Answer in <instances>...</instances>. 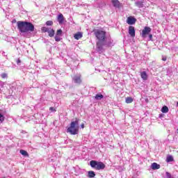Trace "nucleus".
Returning <instances> with one entry per match:
<instances>
[{
  "instance_id": "f257e3e1",
  "label": "nucleus",
  "mask_w": 178,
  "mask_h": 178,
  "mask_svg": "<svg viewBox=\"0 0 178 178\" xmlns=\"http://www.w3.org/2000/svg\"><path fill=\"white\" fill-rule=\"evenodd\" d=\"M93 33L97 40L96 48L98 51H102L104 45H105V40H106V31L102 29H95Z\"/></svg>"
},
{
  "instance_id": "f03ea898",
  "label": "nucleus",
  "mask_w": 178,
  "mask_h": 178,
  "mask_svg": "<svg viewBox=\"0 0 178 178\" xmlns=\"http://www.w3.org/2000/svg\"><path fill=\"white\" fill-rule=\"evenodd\" d=\"M18 30L20 33H33L34 31V25L31 22L18 21L17 22Z\"/></svg>"
},
{
  "instance_id": "7ed1b4c3",
  "label": "nucleus",
  "mask_w": 178,
  "mask_h": 178,
  "mask_svg": "<svg viewBox=\"0 0 178 178\" xmlns=\"http://www.w3.org/2000/svg\"><path fill=\"white\" fill-rule=\"evenodd\" d=\"M79 122H80L79 118H75V121L71 122L70 126L67 129V133H70L72 136L79 134Z\"/></svg>"
},
{
  "instance_id": "20e7f679",
  "label": "nucleus",
  "mask_w": 178,
  "mask_h": 178,
  "mask_svg": "<svg viewBox=\"0 0 178 178\" xmlns=\"http://www.w3.org/2000/svg\"><path fill=\"white\" fill-rule=\"evenodd\" d=\"M90 165L91 168L93 169H95L96 170H104L106 165H105V163H102V161H97L92 160L90 162Z\"/></svg>"
},
{
  "instance_id": "39448f33",
  "label": "nucleus",
  "mask_w": 178,
  "mask_h": 178,
  "mask_svg": "<svg viewBox=\"0 0 178 178\" xmlns=\"http://www.w3.org/2000/svg\"><path fill=\"white\" fill-rule=\"evenodd\" d=\"M151 33V29L149 26H145L142 31L141 36L143 38H145L146 35H148Z\"/></svg>"
},
{
  "instance_id": "423d86ee",
  "label": "nucleus",
  "mask_w": 178,
  "mask_h": 178,
  "mask_svg": "<svg viewBox=\"0 0 178 178\" xmlns=\"http://www.w3.org/2000/svg\"><path fill=\"white\" fill-rule=\"evenodd\" d=\"M129 34L132 38L136 37V29H134V26H129Z\"/></svg>"
},
{
  "instance_id": "0eeeda50",
  "label": "nucleus",
  "mask_w": 178,
  "mask_h": 178,
  "mask_svg": "<svg viewBox=\"0 0 178 178\" xmlns=\"http://www.w3.org/2000/svg\"><path fill=\"white\" fill-rule=\"evenodd\" d=\"M137 22V19H136L135 17L131 16L129 17L127 19V23L128 24H136V22Z\"/></svg>"
},
{
  "instance_id": "6e6552de",
  "label": "nucleus",
  "mask_w": 178,
  "mask_h": 178,
  "mask_svg": "<svg viewBox=\"0 0 178 178\" xmlns=\"http://www.w3.org/2000/svg\"><path fill=\"white\" fill-rule=\"evenodd\" d=\"M73 80L76 84H81V74L75 75Z\"/></svg>"
},
{
  "instance_id": "1a4fd4ad",
  "label": "nucleus",
  "mask_w": 178,
  "mask_h": 178,
  "mask_svg": "<svg viewBox=\"0 0 178 178\" xmlns=\"http://www.w3.org/2000/svg\"><path fill=\"white\" fill-rule=\"evenodd\" d=\"M57 20L59 24H63V22L65 21V17H63V14L60 13L57 17Z\"/></svg>"
},
{
  "instance_id": "9d476101",
  "label": "nucleus",
  "mask_w": 178,
  "mask_h": 178,
  "mask_svg": "<svg viewBox=\"0 0 178 178\" xmlns=\"http://www.w3.org/2000/svg\"><path fill=\"white\" fill-rule=\"evenodd\" d=\"M74 38L75 40H80V38H83V33L82 32H77L74 35Z\"/></svg>"
},
{
  "instance_id": "9b49d317",
  "label": "nucleus",
  "mask_w": 178,
  "mask_h": 178,
  "mask_svg": "<svg viewBox=\"0 0 178 178\" xmlns=\"http://www.w3.org/2000/svg\"><path fill=\"white\" fill-rule=\"evenodd\" d=\"M151 168L153 170H156V169H160L161 168V165H159L156 163H153L151 165Z\"/></svg>"
},
{
  "instance_id": "f8f14e48",
  "label": "nucleus",
  "mask_w": 178,
  "mask_h": 178,
  "mask_svg": "<svg viewBox=\"0 0 178 178\" xmlns=\"http://www.w3.org/2000/svg\"><path fill=\"white\" fill-rule=\"evenodd\" d=\"M140 76L143 80H148V75L147 74V72L145 71L140 72Z\"/></svg>"
},
{
  "instance_id": "ddd939ff",
  "label": "nucleus",
  "mask_w": 178,
  "mask_h": 178,
  "mask_svg": "<svg viewBox=\"0 0 178 178\" xmlns=\"http://www.w3.org/2000/svg\"><path fill=\"white\" fill-rule=\"evenodd\" d=\"M112 3L115 8H119L120 6V2L119 0H112Z\"/></svg>"
},
{
  "instance_id": "4468645a",
  "label": "nucleus",
  "mask_w": 178,
  "mask_h": 178,
  "mask_svg": "<svg viewBox=\"0 0 178 178\" xmlns=\"http://www.w3.org/2000/svg\"><path fill=\"white\" fill-rule=\"evenodd\" d=\"M161 112L163 113H168L169 112V108H168L166 106H163L161 108Z\"/></svg>"
},
{
  "instance_id": "2eb2a0df",
  "label": "nucleus",
  "mask_w": 178,
  "mask_h": 178,
  "mask_svg": "<svg viewBox=\"0 0 178 178\" xmlns=\"http://www.w3.org/2000/svg\"><path fill=\"white\" fill-rule=\"evenodd\" d=\"M47 33L50 37H54V35H55V30L54 29H49Z\"/></svg>"
},
{
  "instance_id": "dca6fc26",
  "label": "nucleus",
  "mask_w": 178,
  "mask_h": 178,
  "mask_svg": "<svg viewBox=\"0 0 178 178\" xmlns=\"http://www.w3.org/2000/svg\"><path fill=\"white\" fill-rule=\"evenodd\" d=\"M88 177H90V178L95 177V172L94 171L88 172Z\"/></svg>"
},
{
  "instance_id": "f3484780",
  "label": "nucleus",
  "mask_w": 178,
  "mask_h": 178,
  "mask_svg": "<svg viewBox=\"0 0 178 178\" xmlns=\"http://www.w3.org/2000/svg\"><path fill=\"white\" fill-rule=\"evenodd\" d=\"M95 99L99 101L104 98V95L102 94H97L95 97Z\"/></svg>"
},
{
  "instance_id": "a211bd4d",
  "label": "nucleus",
  "mask_w": 178,
  "mask_h": 178,
  "mask_svg": "<svg viewBox=\"0 0 178 178\" xmlns=\"http://www.w3.org/2000/svg\"><path fill=\"white\" fill-rule=\"evenodd\" d=\"M134 99L131 98V97H127L125 99V102L126 104H131L133 102Z\"/></svg>"
},
{
  "instance_id": "6ab92c4d",
  "label": "nucleus",
  "mask_w": 178,
  "mask_h": 178,
  "mask_svg": "<svg viewBox=\"0 0 178 178\" xmlns=\"http://www.w3.org/2000/svg\"><path fill=\"white\" fill-rule=\"evenodd\" d=\"M19 153H20L22 155H24V156H29V153H28L27 151H26V150L21 149V150L19 151Z\"/></svg>"
},
{
  "instance_id": "aec40b11",
  "label": "nucleus",
  "mask_w": 178,
  "mask_h": 178,
  "mask_svg": "<svg viewBox=\"0 0 178 178\" xmlns=\"http://www.w3.org/2000/svg\"><path fill=\"white\" fill-rule=\"evenodd\" d=\"M41 31H42V33H48V31H49V29L45 26H43L42 27Z\"/></svg>"
},
{
  "instance_id": "412c9836",
  "label": "nucleus",
  "mask_w": 178,
  "mask_h": 178,
  "mask_svg": "<svg viewBox=\"0 0 178 178\" xmlns=\"http://www.w3.org/2000/svg\"><path fill=\"white\" fill-rule=\"evenodd\" d=\"M136 5L138 6V8H143V2L138 1L136 3Z\"/></svg>"
},
{
  "instance_id": "4be33fe9",
  "label": "nucleus",
  "mask_w": 178,
  "mask_h": 178,
  "mask_svg": "<svg viewBox=\"0 0 178 178\" xmlns=\"http://www.w3.org/2000/svg\"><path fill=\"white\" fill-rule=\"evenodd\" d=\"M167 162H173V156H170L167 157Z\"/></svg>"
},
{
  "instance_id": "5701e85b",
  "label": "nucleus",
  "mask_w": 178,
  "mask_h": 178,
  "mask_svg": "<svg viewBox=\"0 0 178 178\" xmlns=\"http://www.w3.org/2000/svg\"><path fill=\"white\" fill-rule=\"evenodd\" d=\"M165 175L167 178H174L173 177H172V175L169 172H166Z\"/></svg>"
},
{
  "instance_id": "b1692460",
  "label": "nucleus",
  "mask_w": 178,
  "mask_h": 178,
  "mask_svg": "<svg viewBox=\"0 0 178 178\" xmlns=\"http://www.w3.org/2000/svg\"><path fill=\"white\" fill-rule=\"evenodd\" d=\"M46 24H47V26H53L54 22H52V21H47V22H46Z\"/></svg>"
},
{
  "instance_id": "393cba45",
  "label": "nucleus",
  "mask_w": 178,
  "mask_h": 178,
  "mask_svg": "<svg viewBox=\"0 0 178 178\" xmlns=\"http://www.w3.org/2000/svg\"><path fill=\"white\" fill-rule=\"evenodd\" d=\"M56 35H62V29L57 30Z\"/></svg>"
},
{
  "instance_id": "a878e982",
  "label": "nucleus",
  "mask_w": 178,
  "mask_h": 178,
  "mask_svg": "<svg viewBox=\"0 0 178 178\" xmlns=\"http://www.w3.org/2000/svg\"><path fill=\"white\" fill-rule=\"evenodd\" d=\"M55 41H56L57 42H59V41H60V38H59V36L56 35L55 36Z\"/></svg>"
},
{
  "instance_id": "bb28decb",
  "label": "nucleus",
  "mask_w": 178,
  "mask_h": 178,
  "mask_svg": "<svg viewBox=\"0 0 178 178\" xmlns=\"http://www.w3.org/2000/svg\"><path fill=\"white\" fill-rule=\"evenodd\" d=\"M1 77L2 79H6L8 77V74L6 73L1 74Z\"/></svg>"
},
{
  "instance_id": "cd10ccee",
  "label": "nucleus",
  "mask_w": 178,
  "mask_h": 178,
  "mask_svg": "<svg viewBox=\"0 0 178 178\" xmlns=\"http://www.w3.org/2000/svg\"><path fill=\"white\" fill-rule=\"evenodd\" d=\"M3 120H5V117L0 113V122H3Z\"/></svg>"
},
{
  "instance_id": "c85d7f7f",
  "label": "nucleus",
  "mask_w": 178,
  "mask_h": 178,
  "mask_svg": "<svg viewBox=\"0 0 178 178\" xmlns=\"http://www.w3.org/2000/svg\"><path fill=\"white\" fill-rule=\"evenodd\" d=\"M49 111H51V112H56V109L54 107H50Z\"/></svg>"
},
{
  "instance_id": "c756f323",
  "label": "nucleus",
  "mask_w": 178,
  "mask_h": 178,
  "mask_svg": "<svg viewBox=\"0 0 178 178\" xmlns=\"http://www.w3.org/2000/svg\"><path fill=\"white\" fill-rule=\"evenodd\" d=\"M162 60H163L164 62H166V60H168V58L166 56H164L162 58Z\"/></svg>"
},
{
  "instance_id": "7c9ffc66",
  "label": "nucleus",
  "mask_w": 178,
  "mask_h": 178,
  "mask_svg": "<svg viewBox=\"0 0 178 178\" xmlns=\"http://www.w3.org/2000/svg\"><path fill=\"white\" fill-rule=\"evenodd\" d=\"M17 65H19V63H22V60L20 59H17Z\"/></svg>"
},
{
  "instance_id": "2f4dec72",
  "label": "nucleus",
  "mask_w": 178,
  "mask_h": 178,
  "mask_svg": "<svg viewBox=\"0 0 178 178\" xmlns=\"http://www.w3.org/2000/svg\"><path fill=\"white\" fill-rule=\"evenodd\" d=\"M149 40H152V34L149 35Z\"/></svg>"
},
{
  "instance_id": "473e14b6",
  "label": "nucleus",
  "mask_w": 178,
  "mask_h": 178,
  "mask_svg": "<svg viewBox=\"0 0 178 178\" xmlns=\"http://www.w3.org/2000/svg\"><path fill=\"white\" fill-rule=\"evenodd\" d=\"M81 129H84V124L83 123L81 124Z\"/></svg>"
},
{
  "instance_id": "72a5a7b5",
  "label": "nucleus",
  "mask_w": 178,
  "mask_h": 178,
  "mask_svg": "<svg viewBox=\"0 0 178 178\" xmlns=\"http://www.w3.org/2000/svg\"><path fill=\"white\" fill-rule=\"evenodd\" d=\"M16 22V20L14 21V22Z\"/></svg>"
},
{
  "instance_id": "f704fd0d",
  "label": "nucleus",
  "mask_w": 178,
  "mask_h": 178,
  "mask_svg": "<svg viewBox=\"0 0 178 178\" xmlns=\"http://www.w3.org/2000/svg\"><path fill=\"white\" fill-rule=\"evenodd\" d=\"M16 22V20L14 21V22Z\"/></svg>"
}]
</instances>
